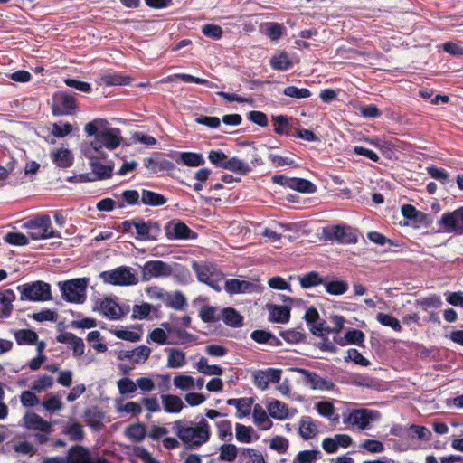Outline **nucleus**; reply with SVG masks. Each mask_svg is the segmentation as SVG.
Here are the masks:
<instances>
[{"mask_svg": "<svg viewBox=\"0 0 463 463\" xmlns=\"http://www.w3.org/2000/svg\"><path fill=\"white\" fill-rule=\"evenodd\" d=\"M125 433L133 441L140 442L146 436V428L144 423H136L128 426Z\"/></svg>", "mask_w": 463, "mask_h": 463, "instance_id": "nucleus-39", "label": "nucleus"}, {"mask_svg": "<svg viewBox=\"0 0 463 463\" xmlns=\"http://www.w3.org/2000/svg\"><path fill=\"white\" fill-rule=\"evenodd\" d=\"M429 224L426 213L417 211L414 206L407 204V226H412L414 229L421 227L427 228Z\"/></svg>", "mask_w": 463, "mask_h": 463, "instance_id": "nucleus-21", "label": "nucleus"}, {"mask_svg": "<svg viewBox=\"0 0 463 463\" xmlns=\"http://www.w3.org/2000/svg\"><path fill=\"white\" fill-rule=\"evenodd\" d=\"M63 432L67 434L72 441H81L84 438L82 426L78 422L71 424Z\"/></svg>", "mask_w": 463, "mask_h": 463, "instance_id": "nucleus-55", "label": "nucleus"}, {"mask_svg": "<svg viewBox=\"0 0 463 463\" xmlns=\"http://www.w3.org/2000/svg\"><path fill=\"white\" fill-rule=\"evenodd\" d=\"M26 229H41L42 232L48 233L50 230H53L51 223V218L48 214L36 215L30 219L23 225Z\"/></svg>", "mask_w": 463, "mask_h": 463, "instance_id": "nucleus-26", "label": "nucleus"}, {"mask_svg": "<svg viewBox=\"0 0 463 463\" xmlns=\"http://www.w3.org/2000/svg\"><path fill=\"white\" fill-rule=\"evenodd\" d=\"M165 233L169 240L196 239L197 233L179 219H172L165 225Z\"/></svg>", "mask_w": 463, "mask_h": 463, "instance_id": "nucleus-10", "label": "nucleus"}, {"mask_svg": "<svg viewBox=\"0 0 463 463\" xmlns=\"http://www.w3.org/2000/svg\"><path fill=\"white\" fill-rule=\"evenodd\" d=\"M219 450V458L228 462L234 461L238 455V448L234 444H222Z\"/></svg>", "mask_w": 463, "mask_h": 463, "instance_id": "nucleus-45", "label": "nucleus"}, {"mask_svg": "<svg viewBox=\"0 0 463 463\" xmlns=\"http://www.w3.org/2000/svg\"><path fill=\"white\" fill-rule=\"evenodd\" d=\"M302 376V383L312 390L330 391L335 387L334 382L329 378H324L317 373L304 368L295 369Z\"/></svg>", "mask_w": 463, "mask_h": 463, "instance_id": "nucleus-9", "label": "nucleus"}, {"mask_svg": "<svg viewBox=\"0 0 463 463\" xmlns=\"http://www.w3.org/2000/svg\"><path fill=\"white\" fill-rule=\"evenodd\" d=\"M53 385V378L50 375L44 374L40 376L32 384V389L36 392H42L46 388H51Z\"/></svg>", "mask_w": 463, "mask_h": 463, "instance_id": "nucleus-59", "label": "nucleus"}, {"mask_svg": "<svg viewBox=\"0 0 463 463\" xmlns=\"http://www.w3.org/2000/svg\"><path fill=\"white\" fill-rule=\"evenodd\" d=\"M174 334L176 335V340L169 341V345H185L194 343L197 340V335L191 334L185 330L176 328Z\"/></svg>", "mask_w": 463, "mask_h": 463, "instance_id": "nucleus-46", "label": "nucleus"}, {"mask_svg": "<svg viewBox=\"0 0 463 463\" xmlns=\"http://www.w3.org/2000/svg\"><path fill=\"white\" fill-rule=\"evenodd\" d=\"M174 429L177 437L191 447H200L209 440L211 435L210 426L204 418H202L194 427L183 426L181 420H176Z\"/></svg>", "mask_w": 463, "mask_h": 463, "instance_id": "nucleus-2", "label": "nucleus"}, {"mask_svg": "<svg viewBox=\"0 0 463 463\" xmlns=\"http://www.w3.org/2000/svg\"><path fill=\"white\" fill-rule=\"evenodd\" d=\"M16 299L15 293L13 289L7 288L0 291V318L10 317L14 306L13 302Z\"/></svg>", "mask_w": 463, "mask_h": 463, "instance_id": "nucleus-22", "label": "nucleus"}, {"mask_svg": "<svg viewBox=\"0 0 463 463\" xmlns=\"http://www.w3.org/2000/svg\"><path fill=\"white\" fill-rule=\"evenodd\" d=\"M224 289L230 296H233L252 291L254 284L247 280L230 279L225 281Z\"/></svg>", "mask_w": 463, "mask_h": 463, "instance_id": "nucleus-20", "label": "nucleus"}, {"mask_svg": "<svg viewBox=\"0 0 463 463\" xmlns=\"http://www.w3.org/2000/svg\"><path fill=\"white\" fill-rule=\"evenodd\" d=\"M280 336L289 344H298L305 340L306 335L298 329H290L287 331H280Z\"/></svg>", "mask_w": 463, "mask_h": 463, "instance_id": "nucleus-49", "label": "nucleus"}, {"mask_svg": "<svg viewBox=\"0 0 463 463\" xmlns=\"http://www.w3.org/2000/svg\"><path fill=\"white\" fill-rule=\"evenodd\" d=\"M78 102L70 92L59 90L52 97V113L54 116H71L76 113Z\"/></svg>", "mask_w": 463, "mask_h": 463, "instance_id": "nucleus-6", "label": "nucleus"}, {"mask_svg": "<svg viewBox=\"0 0 463 463\" xmlns=\"http://www.w3.org/2000/svg\"><path fill=\"white\" fill-rule=\"evenodd\" d=\"M269 65L275 71H286L292 67L293 62L286 51H280L271 56Z\"/></svg>", "mask_w": 463, "mask_h": 463, "instance_id": "nucleus-25", "label": "nucleus"}, {"mask_svg": "<svg viewBox=\"0 0 463 463\" xmlns=\"http://www.w3.org/2000/svg\"><path fill=\"white\" fill-rule=\"evenodd\" d=\"M439 223L447 232L463 231V207L442 215Z\"/></svg>", "mask_w": 463, "mask_h": 463, "instance_id": "nucleus-15", "label": "nucleus"}, {"mask_svg": "<svg viewBox=\"0 0 463 463\" xmlns=\"http://www.w3.org/2000/svg\"><path fill=\"white\" fill-rule=\"evenodd\" d=\"M376 320L383 326L392 327L394 331H402V326L400 325L399 320L392 315L385 313H378L376 315Z\"/></svg>", "mask_w": 463, "mask_h": 463, "instance_id": "nucleus-47", "label": "nucleus"}, {"mask_svg": "<svg viewBox=\"0 0 463 463\" xmlns=\"http://www.w3.org/2000/svg\"><path fill=\"white\" fill-rule=\"evenodd\" d=\"M69 463H110L104 458L96 459L90 457V451L82 446H74L70 449Z\"/></svg>", "mask_w": 463, "mask_h": 463, "instance_id": "nucleus-16", "label": "nucleus"}, {"mask_svg": "<svg viewBox=\"0 0 463 463\" xmlns=\"http://www.w3.org/2000/svg\"><path fill=\"white\" fill-rule=\"evenodd\" d=\"M408 435L411 438H418L421 440H429L431 437V432L423 426L411 425L408 429Z\"/></svg>", "mask_w": 463, "mask_h": 463, "instance_id": "nucleus-56", "label": "nucleus"}, {"mask_svg": "<svg viewBox=\"0 0 463 463\" xmlns=\"http://www.w3.org/2000/svg\"><path fill=\"white\" fill-rule=\"evenodd\" d=\"M216 309L212 306H203L199 312V317L204 323L216 322L220 318L215 316Z\"/></svg>", "mask_w": 463, "mask_h": 463, "instance_id": "nucleus-62", "label": "nucleus"}, {"mask_svg": "<svg viewBox=\"0 0 463 463\" xmlns=\"http://www.w3.org/2000/svg\"><path fill=\"white\" fill-rule=\"evenodd\" d=\"M202 33L209 38L218 40L222 36V29L220 25L207 24L203 26Z\"/></svg>", "mask_w": 463, "mask_h": 463, "instance_id": "nucleus-63", "label": "nucleus"}, {"mask_svg": "<svg viewBox=\"0 0 463 463\" xmlns=\"http://www.w3.org/2000/svg\"><path fill=\"white\" fill-rule=\"evenodd\" d=\"M14 336L18 345H33L38 341L37 333L32 329L14 330Z\"/></svg>", "mask_w": 463, "mask_h": 463, "instance_id": "nucleus-28", "label": "nucleus"}, {"mask_svg": "<svg viewBox=\"0 0 463 463\" xmlns=\"http://www.w3.org/2000/svg\"><path fill=\"white\" fill-rule=\"evenodd\" d=\"M163 407L167 413H178L184 408V402L179 396L173 394L161 395Z\"/></svg>", "mask_w": 463, "mask_h": 463, "instance_id": "nucleus-27", "label": "nucleus"}, {"mask_svg": "<svg viewBox=\"0 0 463 463\" xmlns=\"http://www.w3.org/2000/svg\"><path fill=\"white\" fill-rule=\"evenodd\" d=\"M63 81L66 86L76 89L80 92L90 93L92 90L91 85L87 81H82L72 78H65Z\"/></svg>", "mask_w": 463, "mask_h": 463, "instance_id": "nucleus-58", "label": "nucleus"}, {"mask_svg": "<svg viewBox=\"0 0 463 463\" xmlns=\"http://www.w3.org/2000/svg\"><path fill=\"white\" fill-rule=\"evenodd\" d=\"M269 312V320L275 323H287L290 319V307L275 304L268 305Z\"/></svg>", "mask_w": 463, "mask_h": 463, "instance_id": "nucleus-23", "label": "nucleus"}, {"mask_svg": "<svg viewBox=\"0 0 463 463\" xmlns=\"http://www.w3.org/2000/svg\"><path fill=\"white\" fill-rule=\"evenodd\" d=\"M322 237L326 241H337L341 243H355L357 241L356 235L341 225H329L322 229Z\"/></svg>", "mask_w": 463, "mask_h": 463, "instance_id": "nucleus-12", "label": "nucleus"}, {"mask_svg": "<svg viewBox=\"0 0 463 463\" xmlns=\"http://www.w3.org/2000/svg\"><path fill=\"white\" fill-rule=\"evenodd\" d=\"M99 309L106 317L112 320L121 318L128 311L123 310V308L110 298H105L100 301Z\"/></svg>", "mask_w": 463, "mask_h": 463, "instance_id": "nucleus-18", "label": "nucleus"}, {"mask_svg": "<svg viewBox=\"0 0 463 463\" xmlns=\"http://www.w3.org/2000/svg\"><path fill=\"white\" fill-rule=\"evenodd\" d=\"M268 411L269 416L275 420H282L288 416V405L279 400H274L269 403Z\"/></svg>", "mask_w": 463, "mask_h": 463, "instance_id": "nucleus-31", "label": "nucleus"}, {"mask_svg": "<svg viewBox=\"0 0 463 463\" xmlns=\"http://www.w3.org/2000/svg\"><path fill=\"white\" fill-rule=\"evenodd\" d=\"M100 333L99 331L94 330L88 334V343L99 353H105L108 350L106 344L100 343Z\"/></svg>", "mask_w": 463, "mask_h": 463, "instance_id": "nucleus-53", "label": "nucleus"}, {"mask_svg": "<svg viewBox=\"0 0 463 463\" xmlns=\"http://www.w3.org/2000/svg\"><path fill=\"white\" fill-rule=\"evenodd\" d=\"M144 166L152 174L163 171L170 172L175 169L174 163L163 158L158 153H156L155 156L144 158Z\"/></svg>", "mask_w": 463, "mask_h": 463, "instance_id": "nucleus-17", "label": "nucleus"}, {"mask_svg": "<svg viewBox=\"0 0 463 463\" xmlns=\"http://www.w3.org/2000/svg\"><path fill=\"white\" fill-rule=\"evenodd\" d=\"M81 153L89 160L94 179L105 180L112 176L114 164L111 161L108 164L101 163V160H106L107 157L90 148L81 147Z\"/></svg>", "mask_w": 463, "mask_h": 463, "instance_id": "nucleus-7", "label": "nucleus"}, {"mask_svg": "<svg viewBox=\"0 0 463 463\" xmlns=\"http://www.w3.org/2000/svg\"><path fill=\"white\" fill-rule=\"evenodd\" d=\"M89 279L78 278L58 283L64 300L71 303L81 304L86 299V288Z\"/></svg>", "mask_w": 463, "mask_h": 463, "instance_id": "nucleus-4", "label": "nucleus"}, {"mask_svg": "<svg viewBox=\"0 0 463 463\" xmlns=\"http://www.w3.org/2000/svg\"><path fill=\"white\" fill-rule=\"evenodd\" d=\"M100 278L104 282L114 286H131L138 283L135 273L130 267L120 266L112 270H107L100 273Z\"/></svg>", "mask_w": 463, "mask_h": 463, "instance_id": "nucleus-8", "label": "nucleus"}, {"mask_svg": "<svg viewBox=\"0 0 463 463\" xmlns=\"http://www.w3.org/2000/svg\"><path fill=\"white\" fill-rule=\"evenodd\" d=\"M326 278H323L317 271H310L299 278V284L302 288H311L324 285Z\"/></svg>", "mask_w": 463, "mask_h": 463, "instance_id": "nucleus-36", "label": "nucleus"}, {"mask_svg": "<svg viewBox=\"0 0 463 463\" xmlns=\"http://www.w3.org/2000/svg\"><path fill=\"white\" fill-rule=\"evenodd\" d=\"M118 388L121 394H128L137 391V384L131 379L124 377L118 381Z\"/></svg>", "mask_w": 463, "mask_h": 463, "instance_id": "nucleus-64", "label": "nucleus"}, {"mask_svg": "<svg viewBox=\"0 0 463 463\" xmlns=\"http://www.w3.org/2000/svg\"><path fill=\"white\" fill-rule=\"evenodd\" d=\"M222 169H226L232 172L239 173L241 175H246L251 171V167L249 164L237 157H227L225 163L222 165Z\"/></svg>", "mask_w": 463, "mask_h": 463, "instance_id": "nucleus-30", "label": "nucleus"}, {"mask_svg": "<svg viewBox=\"0 0 463 463\" xmlns=\"http://www.w3.org/2000/svg\"><path fill=\"white\" fill-rule=\"evenodd\" d=\"M324 286L326 291L332 296L343 295L349 288V285L346 281L340 280L338 279L328 280V277L326 278Z\"/></svg>", "mask_w": 463, "mask_h": 463, "instance_id": "nucleus-32", "label": "nucleus"}, {"mask_svg": "<svg viewBox=\"0 0 463 463\" xmlns=\"http://www.w3.org/2000/svg\"><path fill=\"white\" fill-rule=\"evenodd\" d=\"M24 421L27 430H39L45 434L49 433L52 428L49 421L44 420L35 412L26 413L24 416Z\"/></svg>", "mask_w": 463, "mask_h": 463, "instance_id": "nucleus-19", "label": "nucleus"}, {"mask_svg": "<svg viewBox=\"0 0 463 463\" xmlns=\"http://www.w3.org/2000/svg\"><path fill=\"white\" fill-rule=\"evenodd\" d=\"M288 440L283 436H276L270 440L269 448L279 454H284L288 449Z\"/></svg>", "mask_w": 463, "mask_h": 463, "instance_id": "nucleus-61", "label": "nucleus"}, {"mask_svg": "<svg viewBox=\"0 0 463 463\" xmlns=\"http://www.w3.org/2000/svg\"><path fill=\"white\" fill-rule=\"evenodd\" d=\"M222 320L231 327H240L243 325V317L233 307L222 309Z\"/></svg>", "mask_w": 463, "mask_h": 463, "instance_id": "nucleus-34", "label": "nucleus"}, {"mask_svg": "<svg viewBox=\"0 0 463 463\" xmlns=\"http://www.w3.org/2000/svg\"><path fill=\"white\" fill-rule=\"evenodd\" d=\"M141 202L145 205L156 207L164 205L167 202V199L161 194L143 189L141 194Z\"/></svg>", "mask_w": 463, "mask_h": 463, "instance_id": "nucleus-35", "label": "nucleus"}, {"mask_svg": "<svg viewBox=\"0 0 463 463\" xmlns=\"http://www.w3.org/2000/svg\"><path fill=\"white\" fill-rule=\"evenodd\" d=\"M52 162L59 167L68 168L73 164V156L68 149H57L52 154Z\"/></svg>", "mask_w": 463, "mask_h": 463, "instance_id": "nucleus-33", "label": "nucleus"}, {"mask_svg": "<svg viewBox=\"0 0 463 463\" xmlns=\"http://www.w3.org/2000/svg\"><path fill=\"white\" fill-rule=\"evenodd\" d=\"M192 268L198 281L208 285L217 292L222 290L221 282L224 279V274L219 271L214 264L193 262Z\"/></svg>", "mask_w": 463, "mask_h": 463, "instance_id": "nucleus-5", "label": "nucleus"}, {"mask_svg": "<svg viewBox=\"0 0 463 463\" xmlns=\"http://www.w3.org/2000/svg\"><path fill=\"white\" fill-rule=\"evenodd\" d=\"M4 241L8 244L15 246H24L29 243V240L24 234L14 232H7L4 236Z\"/></svg>", "mask_w": 463, "mask_h": 463, "instance_id": "nucleus-50", "label": "nucleus"}, {"mask_svg": "<svg viewBox=\"0 0 463 463\" xmlns=\"http://www.w3.org/2000/svg\"><path fill=\"white\" fill-rule=\"evenodd\" d=\"M138 241H156L161 235L162 230L157 222L149 220L145 222L141 218H137V223H134Z\"/></svg>", "mask_w": 463, "mask_h": 463, "instance_id": "nucleus-13", "label": "nucleus"}, {"mask_svg": "<svg viewBox=\"0 0 463 463\" xmlns=\"http://www.w3.org/2000/svg\"><path fill=\"white\" fill-rule=\"evenodd\" d=\"M236 430V439L240 442L243 443H251L254 440L259 439V435L255 434L254 438L252 437V433L254 430L250 426H245L241 423H236L235 425Z\"/></svg>", "mask_w": 463, "mask_h": 463, "instance_id": "nucleus-37", "label": "nucleus"}, {"mask_svg": "<svg viewBox=\"0 0 463 463\" xmlns=\"http://www.w3.org/2000/svg\"><path fill=\"white\" fill-rule=\"evenodd\" d=\"M84 417L90 427L98 428L101 424L103 413L99 411L96 408H92L85 411Z\"/></svg>", "mask_w": 463, "mask_h": 463, "instance_id": "nucleus-48", "label": "nucleus"}, {"mask_svg": "<svg viewBox=\"0 0 463 463\" xmlns=\"http://www.w3.org/2000/svg\"><path fill=\"white\" fill-rule=\"evenodd\" d=\"M253 420L256 426L261 430H268L272 426V421L268 417L266 411L260 404H256L253 408Z\"/></svg>", "mask_w": 463, "mask_h": 463, "instance_id": "nucleus-29", "label": "nucleus"}, {"mask_svg": "<svg viewBox=\"0 0 463 463\" xmlns=\"http://www.w3.org/2000/svg\"><path fill=\"white\" fill-rule=\"evenodd\" d=\"M164 303L176 310H181L187 305L186 298L181 291H175L173 294L167 292Z\"/></svg>", "mask_w": 463, "mask_h": 463, "instance_id": "nucleus-38", "label": "nucleus"}, {"mask_svg": "<svg viewBox=\"0 0 463 463\" xmlns=\"http://www.w3.org/2000/svg\"><path fill=\"white\" fill-rule=\"evenodd\" d=\"M43 406L46 411L53 412L62 408V402L57 395L51 393L43 402Z\"/></svg>", "mask_w": 463, "mask_h": 463, "instance_id": "nucleus-60", "label": "nucleus"}, {"mask_svg": "<svg viewBox=\"0 0 463 463\" xmlns=\"http://www.w3.org/2000/svg\"><path fill=\"white\" fill-rule=\"evenodd\" d=\"M84 131L88 136H93L94 139L81 147L96 151L103 157H107V154L102 150L103 147L114 150L123 140L121 130L118 128L109 127L108 120L103 118H96L87 123Z\"/></svg>", "mask_w": 463, "mask_h": 463, "instance_id": "nucleus-1", "label": "nucleus"}, {"mask_svg": "<svg viewBox=\"0 0 463 463\" xmlns=\"http://www.w3.org/2000/svg\"><path fill=\"white\" fill-rule=\"evenodd\" d=\"M291 189L299 193L313 194L317 191V186L307 179L294 177Z\"/></svg>", "mask_w": 463, "mask_h": 463, "instance_id": "nucleus-43", "label": "nucleus"}, {"mask_svg": "<svg viewBox=\"0 0 463 463\" xmlns=\"http://www.w3.org/2000/svg\"><path fill=\"white\" fill-rule=\"evenodd\" d=\"M173 273V268L163 260L146 261L141 272L142 281H149L153 278L169 277Z\"/></svg>", "mask_w": 463, "mask_h": 463, "instance_id": "nucleus-11", "label": "nucleus"}, {"mask_svg": "<svg viewBox=\"0 0 463 463\" xmlns=\"http://www.w3.org/2000/svg\"><path fill=\"white\" fill-rule=\"evenodd\" d=\"M380 413L377 411L368 409L354 410L350 414V420L354 425H357L361 430H365L370 422L379 418Z\"/></svg>", "mask_w": 463, "mask_h": 463, "instance_id": "nucleus-14", "label": "nucleus"}, {"mask_svg": "<svg viewBox=\"0 0 463 463\" xmlns=\"http://www.w3.org/2000/svg\"><path fill=\"white\" fill-rule=\"evenodd\" d=\"M176 162L181 161L187 166L196 167L205 164V160L202 154L194 152H177L172 156Z\"/></svg>", "mask_w": 463, "mask_h": 463, "instance_id": "nucleus-24", "label": "nucleus"}, {"mask_svg": "<svg viewBox=\"0 0 463 463\" xmlns=\"http://www.w3.org/2000/svg\"><path fill=\"white\" fill-rule=\"evenodd\" d=\"M218 437L222 440H232V429L230 420H221L217 423Z\"/></svg>", "mask_w": 463, "mask_h": 463, "instance_id": "nucleus-57", "label": "nucleus"}, {"mask_svg": "<svg viewBox=\"0 0 463 463\" xmlns=\"http://www.w3.org/2000/svg\"><path fill=\"white\" fill-rule=\"evenodd\" d=\"M345 335L348 345L364 346L365 335L361 330L351 328Z\"/></svg>", "mask_w": 463, "mask_h": 463, "instance_id": "nucleus-52", "label": "nucleus"}, {"mask_svg": "<svg viewBox=\"0 0 463 463\" xmlns=\"http://www.w3.org/2000/svg\"><path fill=\"white\" fill-rule=\"evenodd\" d=\"M28 317L32 318L37 322H44V321L55 322L58 318V315L55 311H52L51 309H43L40 312L29 314Z\"/></svg>", "mask_w": 463, "mask_h": 463, "instance_id": "nucleus-51", "label": "nucleus"}, {"mask_svg": "<svg viewBox=\"0 0 463 463\" xmlns=\"http://www.w3.org/2000/svg\"><path fill=\"white\" fill-rule=\"evenodd\" d=\"M274 132L278 135H282L287 132L288 129L291 128L288 118L284 115H279L272 118Z\"/></svg>", "mask_w": 463, "mask_h": 463, "instance_id": "nucleus-54", "label": "nucleus"}, {"mask_svg": "<svg viewBox=\"0 0 463 463\" xmlns=\"http://www.w3.org/2000/svg\"><path fill=\"white\" fill-rule=\"evenodd\" d=\"M317 426L310 418L302 419L300 420L299 434L305 439L308 440L317 435Z\"/></svg>", "mask_w": 463, "mask_h": 463, "instance_id": "nucleus-41", "label": "nucleus"}, {"mask_svg": "<svg viewBox=\"0 0 463 463\" xmlns=\"http://www.w3.org/2000/svg\"><path fill=\"white\" fill-rule=\"evenodd\" d=\"M186 364L185 354L178 349H169L167 366L170 368H180Z\"/></svg>", "mask_w": 463, "mask_h": 463, "instance_id": "nucleus-40", "label": "nucleus"}, {"mask_svg": "<svg viewBox=\"0 0 463 463\" xmlns=\"http://www.w3.org/2000/svg\"><path fill=\"white\" fill-rule=\"evenodd\" d=\"M16 289L20 292L21 301L44 302L52 299L50 284L42 280L18 285Z\"/></svg>", "mask_w": 463, "mask_h": 463, "instance_id": "nucleus-3", "label": "nucleus"}, {"mask_svg": "<svg viewBox=\"0 0 463 463\" xmlns=\"http://www.w3.org/2000/svg\"><path fill=\"white\" fill-rule=\"evenodd\" d=\"M320 451L316 449L302 450L294 458L293 463H316L320 456Z\"/></svg>", "mask_w": 463, "mask_h": 463, "instance_id": "nucleus-42", "label": "nucleus"}, {"mask_svg": "<svg viewBox=\"0 0 463 463\" xmlns=\"http://www.w3.org/2000/svg\"><path fill=\"white\" fill-rule=\"evenodd\" d=\"M282 93L287 97L294 99H307L311 96V91L308 89L298 88L294 85L284 88Z\"/></svg>", "mask_w": 463, "mask_h": 463, "instance_id": "nucleus-44", "label": "nucleus"}]
</instances>
